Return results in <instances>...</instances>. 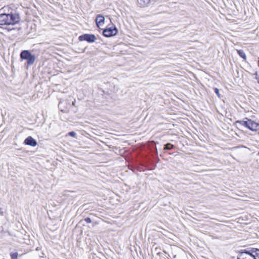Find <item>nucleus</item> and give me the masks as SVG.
Listing matches in <instances>:
<instances>
[{
  "label": "nucleus",
  "instance_id": "dca6fc26",
  "mask_svg": "<svg viewBox=\"0 0 259 259\" xmlns=\"http://www.w3.org/2000/svg\"><path fill=\"white\" fill-rule=\"evenodd\" d=\"M12 258H14L15 257H16V254L15 253H13L12 254Z\"/></svg>",
  "mask_w": 259,
  "mask_h": 259
},
{
  "label": "nucleus",
  "instance_id": "7ed1b4c3",
  "mask_svg": "<svg viewBox=\"0 0 259 259\" xmlns=\"http://www.w3.org/2000/svg\"><path fill=\"white\" fill-rule=\"evenodd\" d=\"M239 122L252 131H257L259 126L258 123L250 119H247L246 121H241Z\"/></svg>",
  "mask_w": 259,
  "mask_h": 259
},
{
  "label": "nucleus",
  "instance_id": "1a4fd4ad",
  "mask_svg": "<svg viewBox=\"0 0 259 259\" xmlns=\"http://www.w3.org/2000/svg\"><path fill=\"white\" fill-rule=\"evenodd\" d=\"M238 55L242 57L244 60L246 59V57L245 53L242 50H237Z\"/></svg>",
  "mask_w": 259,
  "mask_h": 259
},
{
  "label": "nucleus",
  "instance_id": "ddd939ff",
  "mask_svg": "<svg viewBox=\"0 0 259 259\" xmlns=\"http://www.w3.org/2000/svg\"><path fill=\"white\" fill-rule=\"evenodd\" d=\"M84 221L87 223H91L92 222V220L90 218H87L84 219Z\"/></svg>",
  "mask_w": 259,
  "mask_h": 259
},
{
  "label": "nucleus",
  "instance_id": "9b49d317",
  "mask_svg": "<svg viewBox=\"0 0 259 259\" xmlns=\"http://www.w3.org/2000/svg\"><path fill=\"white\" fill-rule=\"evenodd\" d=\"M252 253H255V255L259 257V249L257 248H252L251 250Z\"/></svg>",
  "mask_w": 259,
  "mask_h": 259
},
{
  "label": "nucleus",
  "instance_id": "6e6552de",
  "mask_svg": "<svg viewBox=\"0 0 259 259\" xmlns=\"http://www.w3.org/2000/svg\"><path fill=\"white\" fill-rule=\"evenodd\" d=\"M151 0H137L138 5L141 8H145L149 6Z\"/></svg>",
  "mask_w": 259,
  "mask_h": 259
},
{
  "label": "nucleus",
  "instance_id": "f257e3e1",
  "mask_svg": "<svg viewBox=\"0 0 259 259\" xmlns=\"http://www.w3.org/2000/svg\"><path fill=\"white\" fill-rule=\"evenodd\" d=\"M15 18L11 14H0V27L2 25H14Z\"/></svg>",
  "mask_w": 259,
  "mask_h": 259
},
{
  "label": "nucleus",
  "instance_id": "9d476101",
  "mask_svg": "<svg viewBox=\"0 0 259 259\" xmlns=\"http://www.w3.org/2000/svg\"><path fill=\"white\" fill-rule=\"evenodd\" d=\"M174 147L173 145L168 143L165 145L164 149L165 150H170L172 148Z\"/></svg>",
  "mask_w": 259,
  "mask_h": 259
},
{
  "label": "nucleus",
  "instance_id": "2eb2a0df",
  "mask_svg": "<svg viewBox=\"0 0 259 259\" xmlns=\"http://www.w3.org/2000/svg\"><path fill=\"white\" fill-rule=\"evenodd\" d=\"M255 78L257 80L258 83H259V77L258 76V74L257 73L255 74Z\"/></svg>",
  "mask_w": 259,
  "mask_h": 259
},
{
  "label": "nucleus",
  "instance_id": "423d86ee",
  "mask_svg": "<svg viewBox=\"0 0 259 259\" xmlns=\"http://www.w3.org/2000/svg\"><path fill=\"white\" fill-rule=\"evenodd\" d=\"M24 143L33 147L36 146L37 144L36 141L31 136H29L25 140Z\"/></svg>",
  "mask_w": 259,
  "mask_h": 259
},
{
  "label": "nucleus",
  "instance_id": "4468645a",
  "mask_svg": "<svg viewBox=\"0 0 259 259\" xmlns=\"http://www.w3.org/2000/svg\"><path fill=\"white\" fill-rule=\"evenodd\" d=\"M214 91H215V93H216V94L218 96V97H220V95L219 94V89H217V88H215Z\"/></svg>",
  "mask_w": 259,
  "mask_h": 259
},
{
  "label": "nucleus",
  "instance_id": "f03ea898",
  "mask_svg": "<svg viewBox=\"0 0 259 259\" xmlns=\"http://www.w3.org/2000/svg\"><path fill=\"white\" fill-rule=\"evenodd\" d=\"M20 57L22 59L27 60V63L31 65L34 63L36 57L34 55L31 54L28 51H23L20 54Z\"/></svg>",
  "mask_w": 259,
  "mask_h": 259
},
{
  "label": "nucleus",
  "instance_id": "20e7f679",
  "mask_svg": "<svg viewBox=\"0 0 259 259\" xmlns=\"http://www.w3.org/2000/svg\"><path fill=\"white\" fill-rule=\"evenodd\" d=\"M118 32V30L115 27L114 28H109L105 29L103 32V34L106 37H111L115 35Z\"/></svg>",
  "mask_w": 259,
  "mask_h": 259
},
{
  "label": "nucleus",
  "instance_id": "f8f14e48",
  "mask_svg": "<svg viewBox=\"0 0 259 259\" xmlns=\"http://www.w3.org/2000/svg\"><path fill=\"white\" fill-rule=\"evenodd\" d=\"M76 134L74 132H71L68 133V135L74 138L76 137Z\"/></svg>",
  "mask_w": 259,
  "mask_h": 259
},
{
  "label": "nucleus",
  "instance_id": "f3484780",
  "mask_svg": "<svg viewBox=\"0 0 259 259\" xmlns=\"http://www.w3.org/2000/svg\"><path fill=\"white\" fill-rule=\"evenodd\" d=\"M72 104H73V105H74L75 103H74V102H73V103H72Z\"/></svg>",
  "mask_w": 259,
  "mask_h": 259
},
{
  "label": "nucleus",
  "instance_id": "0eeeda50",
  "mask_svg": "<svg viewBox=\"0 0 259 259\" xmlns=\"http://www.w3.org/2000/svg\"><path fill=\"white\" fill-rule=\"evenodd\" d=\"M105 18L103 16L99 15L96 19V23L97 26L100 28L104 24Z\"/></svg>",
  "mask_w": 259,
  "mask_h": 259
},
{
  "label": "nucleus",
  "instance_id": "39448f33",
  "mask_svg": "<svg viewBox=\"0 0 259 259\" xmlns=\"http://www.w3.org/2000/svg\"><path fill=\"white\" fill-rule=\"evenodd\" d=\"M79 39L80 41L85 40L89 42H93L96 40V37L94 34H86L80 35L79 37Z\"/></svg>",
  "mask_w": 259,
  "mask_h": 259
}]
</instances>
